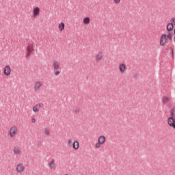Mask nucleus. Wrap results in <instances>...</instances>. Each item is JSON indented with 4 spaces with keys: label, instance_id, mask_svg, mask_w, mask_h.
<instances>
[{
    "label": "nucleus",
    "instance_id": "f257e3e1",
    "mask_svg": "<svg viewBox=\"0 0 175 175\" xmlns=\"http://www.w3.org/2000/svg\"><path fill=\"white\" fill-rule=\"evenodd\" d=\"M173 39V33H163L159 40V44L161 47H163L166 43L169 42V40H172Z\"/></svg>",
    "mask_w": 175,
    "mask_h": 175
},
{
    "label": "nucleus",
    "instance_id": "1a4fd4ad",
    "mask_svg": "<svg viewBox=\"0 0 175 175\" xmlns=\"http://www.w3.org/2000/svg\"><path fill=\"white\" fill-rule=\"evenodd\" d=\"M3 73L5 76H10L12 75V68L10 66H5L3 68Z\"/></svg>",
    "mask_w": 175,
    "mask_h": 175
},
{
    "label": "nucleus",
    "instance_id": "20e7f679",
    "mask_svg": "<svg viewBox=\"0 0 175 175\" xmlns=\"http://www.w3.org/2000/svg\"><path fill=\"white\" fill-rule=\"evenodd\" d=\"M106 143V137L103 135H100L97 139V142L94 145V148L99 149Z\"/></svg>",
    "mask_w": 175,
    "mask_h": 175
},
{
    "label": "nucleus",
    "instance_id": "9d476101",
    "mask_svg": "<svg viewBox=\"0 0 175 175\" xmlns=\"http://www.w3.org/2000/svg\"><path fill=\"white\" fill-rule=\"evenodd\" d=\"M42 106H43L42 103H38L33 107V111L36 114V113H39L40 109H42Z\"/></svg>",
    "mask_w": 175,
    "mask_h": 175
},
{
    "label": "nucleus",
    "instance_id": "4468645a",
    "mask_svg": "<svg viewBox=\"0 0 175 175\" xmlns=\"http://www.w3.org/2000/svg\"><path fill=\"white\" fill-rule=\"evenodd\" d=\"M167 33H173V29H174V26L171 23H168L166 26Z\"/></svg>",
    "mask_w": 175,
    "mask_h": 175
},
{
    "label": "nucleus",
    "instance_id": "423d86ee",
    "mask_svg": "<svg viewBox=\"0 0 175 175\" xmlns=\"http://www.w3.org/2000/svg\"><path fill=\"white\" fill-rule=\"evenodd\" d=\"M119 72L122 75H124V73H126V64L125 63H120L118 65V68Z\"/></svg>",
    "mask_w": 175,
    "mask_h": 175
},
{
    "label": "nucleus",
    "instance_id": "4be33fe9",
    "mask_svg": "<svg viewBox=\"0 0 175 175\" xmlns=\"http://www.w3.org/2000/svg\"><path fill=\"white\" fill-rule=\"evenodd\" d=\"M44 135H46V136H49V135H50V130L46 129L44 130Z\"/></svg>",
    "mask_w": 175,
    "mask_h": 175
},
{
    "label": "nucleus",
    "instance_id": "2eb2a0df",
    "mask_svg": "<svg viewBox=\"0 0 175 175\" xmlns=\"http://www.w3.org/2000/svg\"><path fill=\"white\" fill-rule=\"evenodd\" d=\"M80 148V143L79 141L75 140L72 143V148L75 151H77L79 148Z\"/></svg>",
    "mask_w": 175,
    "mask_h": 175
},
{
    "label": "nucleus",
    "instance_id": "f8f14e48",
    "mask_svg": "<svg viewBox=\"0 0 175 175\" xmlns=\"http://www.w3.org/2000/svg\"><path fill=\"white\" fill-rule=\"evenodd\" d=\"M33 17H38L40 14V8L39 7H35L32 11Z\"/></svg>",
    "mask_w": 175,
    "mask_h": 175
},
{
    "label": "nucleus",
    "instance_id": "f3484780",
    "mask_svg": "<svg viewBox=\"0 0 175 175\" xmlns=\"http://www.w3.org/2000/svg\"><path fill=\"white\" fill-rule=\"evenodd\" d=\"M52 66L54 69V70H57L59 69V63L57 61H53L52 63Z\"/></svg>",
    "mask_w": 175,
    "mask_h": 175
},
{
    "label": "nucleus",
    "instance_id": "a878e982",
    "mask_svg": "<svg viewBox=\"0 0 175 175\" xmlns=\"http://www.w3.org/2000/svg\"><path fill=\"white\" fill-rule=\"evenodd\" d=\"M114 3H116V5L120 3V2H121V0H113Z\"/></svg>",
    "mask_w": 175,
    "mask_h": 175
},
{
    "label": "nucleus",
    "instance_id": "9b49d317",
    "mask_svg": "<svg viewBox=\"0 0 175 175\" xmlns=\"http://www.w3.org/2000/svg\"><path fill=\"white\" fill-rule=\"evenodd\" d=\"M102 59H103V53L100 51L96 53L95 56V61L96 62H100Z\"/></svg>",
    "mask_w": 175,
    "mask_h": 175
},
{
    "label": "nucleus",
    "instance_id": "39448f33",
    "mask_svg": "<svg viewBox=\"0 0 175 175\" xmlns=\"http://www.w3.org/2000/svg\"><path fill=\"white\" fill-rule=\"evenodd\" d=\"M15 172L18 174L24 173L25 172V165L23 163H19L15 166Z\"/></svg>",
    "mask_w": 175,
    "mask_h": 175
},
{
    "label": "nucleus",
    "instance_id": "ddd939ff",
    "mask_svg": "<svg viewBox=\"0 0 175 175\" xmlns=\"http://www.w3.org/2000/svg\"><path fill=\"white\" fill-rule=\"evenodd\" d=\"M42 88V82L40 81H36L33 85L34 91H39Z\"/></svg>",
    "mask_w": 175,
    "mask_h": 175
},
{
    "label": "nucleus",
    "instance_id": "7ed1b4c3",
    "mask_svg": "<svg viewBox=\"0 0 175 175\" xmlns=\"http://www.w3.org/2000/svg\"><path fill=\"white\" fill-rule=\"evenodd\" d=\"M35 43L33 42H29L27 43V48H26V57H29L33 54V51L36 50Z\"/></svg>",
    "mask_w": 175,
    "mask_h": 175
},
{
    "label": "nucleus",
    "instance_id": "0eeeda50",
    "mask_svg": "<svg viewBox=\"0 0 175 175\" xmlns=\"http://www.w3.org/2000/svg\"><path fill=\"white\" fill-rule=\"evenodd\" d=\"M167 124L170 126V128H172L173 129H175V120L173 117H169L167 119Z\"/></svg>",
    "mask_w": 175,
    "mask_h": 175
},
{
    "label": "nucleus",
    "instance_id": "6ab92c4d",
    "mask_svg": "<svg viewBox=\"0 0 175 175\" xmlns=\"http://www.w3.org/2000/svg\"><path fill=\"white\" fill-rule=\"evenodd\" d=\"M90 23H91V19H90V17L86 16V17L83 18V24H84L85 25H88V24H90Z\"/></svg>",
    "mask_w": 175,
    "mask_h": 175
},
{
    "label": "nucleus",
    "instance_id": "dca6fc26",
    "mask_svg": "<svg viewBox=\"0 0 175 175\" xmlns=\"http://www.w3.org/2000/svg\"><path fill=\"white\" fill-rule=\"evenodd\" d=\"M170 101V98L167 96H164L162 97V103L163 105H166V103H169Z\"/></svg>",
    "mask_w": 175,
    "mask_h": 175
},
{
    "label": "nucleus",
    "instance_id": "a211bd4d",
    "mask_svg": "<svg viewBox=\"0 0 175 175\" xmlns=\"http://www.w3.org/2000/svg\"><path fill=\"white\" fill-rule=\"evenodd\" d=\"M13 152L14 155H21V149H20V148L18 147H15L13 149Z\"/></svg>",
    "mask_w": 175,
    "mask_h": 175
},
{
    "label": "nucleus",
    "instance_id": "6e6552de",
    "mask_svg": "<svg viewBox=\"0 0 175 175\" xmlns=\"http://www.w3.org/2000/svg\"><path fill=\"white\" fill-rule=\"evenodd\" d=\"M47 166L50 170H55L57 165H55V160L52 159L47 163Z\"/></svg>",
    "mask_w": 175,
    "mask_h": 175
},
{
    "label": "nucleus",
    "instance_id": "bb28decb",
    "mask_svg": "<svg viewBox=\"0 0 175 175\" xmlns=\"http://www.w3.org/2000/svg\"><path fill=\"white\" fill-rule=\"evenodd\" d=\"M61 72L59 71L55 72V76H58Z\"/></svg>",
    "mask_w": 175,
    "mask_h": 175
},
{
    "label": "nucleus",
    "instance_id": "aec40b11",
    "mask_svg": "<svg viewBox=\"0 0 175 175\" xmlns=\"http://www.w3.org/2000/svg\"><path fill=\"white\" fill-rule=\"evenodd\" d=\"M58 29L60 31V32H62V31L65 29V23H64L63 22H61L58 25Z\"/></svg>",
    "mask_w": 175,
    "mask_h": 175
},
{
    "label": "nucleus",
    "instance_id": "412c9836",
    "mask_svg": "<svg viewBox=\"0 0 175 175\" xmlns=\"http://www.w3.org/2000/svg\"><path fill=\"white\" fill-rule=\"evenodd\" d=\"M73 139H69L67 141V144L68 146H72V144H73Z\"/></svg>",
    "mask_w": 175,
    "mask_h": 175
},
{
    "label": "nucleus",
    "instance_id": "393cba45",
    "mask_svg": "<svg viewBox=\"0 0 175 175\" xmlns=\"http://www.w3.org/2000/svg\"><path fill=\"white\" fill-rule=\"evenodd\" d=\"M31 122L32 124H35V123L36 122V119H35V118H32L31 119Z\"/></svg>",
    "mask_w": 175,
    "mask_h": 175
},
{
    "label": "nucleus",
    "instance_id": "f03ea898",
    "mask_svg": "<svg viewBox=\"0 0 175 175\" xmlns=\"http://www.w3.org/2000/svg\"><path fill=\"white\" fill-rule=\"evenodd\" d=\"M17 133H18V127L16 125L11 126L8 130L9 137H10V139H13V137H16V136H17Z\"/></svg>",
    "mask_w": 175,
    "mask_h": 175
},
{
    "label": "nucleus",
    "instance_id": "b1692460",
    "mask_svg": "<svg viewBox=\"0 0 175 175\" xmlns=\"http://www.w3.org/2000/svg\"><path fill=\"white\" fill-rule=\"evenodd\" d=\"M171 117H172V118H174L175 117V112H174V110H172L171 111Z\"/></svg>",
    "mask_w": 175,
    "mask_h": 175
},
{
    "label": "nucleus",
    "instance_id": "5701e85b",
    "mask_svg": "<svg viewBox=\"0 0 175 175\" xmlns=\"http://www.w3.org/2000/svg\"><path fill=\"white\" fill-rule=\"evenodd\" d=\"M170 24H172L174 27L175 26V18H172Z\"/></svg>",
    "mask_w": 175,
    "mask_h": 175
}]
</instances>
